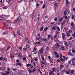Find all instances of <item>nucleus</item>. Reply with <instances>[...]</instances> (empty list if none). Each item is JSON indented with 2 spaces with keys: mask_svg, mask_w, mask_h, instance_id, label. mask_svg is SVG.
Returning <instances> with one entry per match:
<instances>
[{
  "mask_svg": "<svg viewBox=\"0 0 75 75\" xmlns=\"http://www.w3.org/2000/svg\"><path fill=\"white\" fill-rule=\"evenodd\" d=\"M20 20H21V17L20 16H19L18 17L16 18L14 21L13 23H14V24H17V23H18L20 22Z\"/></svg>",
  "mask_w": 75,
  "mask_h": 75,
  "instance_id": "nucleus-1",
  "label": "nucleus"
},
{
  "mask_svg": "<svg viewBox=\"0 0 75 75\" xmlns=\"http://www.w3.org/2000/svg\"><path fill=\"white\" fill-rule=\"evenodd\" d=\"M18 53V51L17 50H15L14 51L13 54L15 55H17Z\"/></svg>",
  "mask_w": 75,
  "mask_h": 75,
  "instance_id": "nucleus-2",
  "label": "nucleus"
},
{
  "mask_svg": "<svg viewBox=\"0 0 75 75\" xmlns=\"http://www.w3.org/2000/svg\"><path fill=\"white\" fill-rule=\"evenodd\" d=\"M25 41H27V42H28V44H30V42H29V40H28V38L25 37Z\"/></svg>",
  "mask_w": 75,
  "mask_h": 75,
  "instance_id": "nucleus-3",
  "label": "nucleus"
},
{
  "mask_svg": "<svg viewBox=\"0 0 75 75\" xmlns=\"http://www.w3.org/2000/svg\"><path fill=\"white\" fill-rule=\"evenodd\" d=\"M66 71V70H65V69H64V70H62L61 72V74H62V75L64 74V72H65Z\"/></svg>",
  "mask_w": 75,
  "mask_h": 75,
  "instance_id": "nucleus-4",
  "label": "nucleus"
},
{
  "mask_svg": "<svg viewBox=\"0 0 75 75\" xmlns=\"http://www.w3.org/2000/svg\"><path fill=\"white\" fill-rule=\"evenodd\" d=\"M8 31H6L2 33V34H3V35H5L6 34H8Z\"/></svg>",
  "mask_w": 75,
  "mask_h": 75,
  "instance_id": "nucleus-5",
  "label": "nucleus"
},
{
  "mask_svg": "<svg viewBox=\"0 0 75 75\" xmlns=\"http://www.w3.org/2000/svg\"><path fill=\"white\" fill-rule=\"evenodd\" d=\"M14 55L12 54L11 53L10 54V58H11V59L14 58Z\"/></svg>",
  "mask_w": 75,
  "mask_h": 75,
  "instance_id": "nucleus-6",
  "label": "nucleus"
},
{
  "mask_svg": "<svg viewBox=\"0 0 75 75\" xmlns=\"http://www.w3.org/2000/svg\"><path fill=\"white\" fill-rule=\"evenodd\" d=\"M6 1L8 3V4L9 6L10 7L11 6V4H10V1L9 0H6Z\"/></svg>",
  "mask_w": 75,
  "mask_h": 75,
  "instance_id": "nucleus-7",
  "label": "nucleus"
},
{
  "mask_svg": "<svg viewBox=\"0 0 75 75\" xmlns=\"http://www.w3.org/2000/svg\"><path fill=\"white\" fill-rule=\"evenodd\" d=\"M0 19L4 21V20H5V18L3 17L2 16H0Z\"/></svg>",
  "mask_w": 75,
  "mask_h": 75,
  "instance_id": "nucleus-8",
  "label": "nucleus"
},
{
  "mask_svg": "<svg viewBox=\"0 0 75 75\" xmlns=\"http://www.w3.org/2000/svg\"><path fill=\"white\" fill-rule=\"evenodd\" d=\"M68 55H70V56H73V54L71 52H68Z\"/></svg>",
  "mask_w": 75,
  "mask_h": 75,
  "instance_id": "nucleus-9",
  "label": "nucleus"
},
{
  "mask_svg": "<svg viewBox=\"0 0 75 75\" xmlns=\"http://www.w3.org/2000/svg\"><path fill=\"white\" fill-rule=\"evenodd\" d=\"M26 47L28 49H30V47L28 45H26Z\"/></svg>",
  "mask_w": 75,
  "mask_h": 75,
  "instance_id": "nucleus-10",
  "label": "nucleus"
},
{
  "mask_svg": "<svg viewBox=\"0 0 75 75\" xmlns=\"http://www.w3.org/2000/svg\"><path fill=\"white\" fill-rule=\"evenodd\" d=\"M21 28H22V29H25V26L24 25H22L21 26Z\"/></svg>",
  "mask_w": 75,
  "mask_h": 75,
  "instance_id": "nucleus-11",
  "label": "nucleus"
},
{
  "mask_svg": "<svg viewBox=\"0 0 75 75\" xmlns=\"http://www.w3.org/2000/svg\"><path fill=\"white\" fill-rule=\"evenodd\" d=\"M52 29L54 30H57V27L55 26H53L52 28Z\"/></svg>",
  "mask_w": 75,
  "mask_h": 75,
  "instance_id": "nucleus-12",
  "label": "nucleus"
},
{
  "mask_svg": "<svg viewBox=\"0 0 75 75\" xmlns=\"http://www.w3.org/2000/svg\"><path fill=\"white\" fill-rule=\"evenodd\" d=\"M17 55H18V56L20 57H22V54L21 53L18 54V53Z\"/></svg>",
  "mask_w": 75,
  "mask_h": 75,
  "instance_id": "nucleus-13",
  "label": "nucleus"
},
{
  "mask_svg": "<svg viewBox=\"0 0 75 75\" xmlns=\"http://www.w3.org/2000/svg\"><path fill=\"white\" fill-rule=\"evenodd\" d=\"M1 51L2 53H4V48H2L1 49Z\"/></svg>",
  "mask_w": 75,
  "mask_h": 75,
  "instance_id": "nucleus-14",
  "label": "nucleus"
},
{
  "mask_svg": "<svg viewBox=\"0 0 75 75\" xmlns=\"http://www.w3.org/2000/svg\"><path fill=\"white\" fill-rule=\"evenodd\" d=\"M75 71V70H72L71 71L70 73L71 74H73V73H74V72Z\"/></svg>",
  "mask_w": 75,
  "mask_h": 75,
  "instance_id": "nucleus-15",
  "label": "nucleus"
},
{
  "mask_svg": "<svg viewBox=\"0 0 75 75\" xmlns=\"http://www.w3.org/2000/svg\"><path fill=\"white\" fill-rule=\"evenodd\" d=\"M50 61L51 63H52V64H53L54 63V61H53V59H50Z\"/></svg>",
  "mask_w": 75,
  "mask_h": 75,
  "instance_id": "nucleus-16",
  "label": "nucleus"
},
{
  "mask_svg": "<svg viewBox=\"0 0 75 75\" xmlns=\"http://www.w3.org/2000/svg\"><path fill=\"white\" fill-rule=\"evenodd\" d=\"M48 29V28L47 27H45L44 29V30L45 31H47Z\"/></svg>",
  "mask_w": 75,
  "mask_h": 75,
  "instance_id": "nucleus-17",
  "label": "nucleus"
},
{
  "mask_svg": "<svg viewBox=\"0 0 75 75\" xmlns=\"http://www.w3.org/2000/svg\"><path fill=\"white\" fill-rule=\"evenodd\" d=\"M65 21H64L63 22H62V25H64V24H65Z\"/></svg>",
  "mask_w": 75,
  "mask_h": 75,
  "instance_id": "nucleus-18",
  "label": "nucleus"
},
{
  "mask_svg": "<svg viewBox=\"0 0 75 75\" xmlns=\"http://www.w3.org/2000/svg\"><path fill=\"white\" fill-rule=\"evenodd\" d=\"M10 49V47L9 46H8L6 49V51H8V50H9Z\"/></svg>",
  "mask_w": 75,
  "mask_h": 75,
  "instance_id": "nucleus-19",
  "label": "nucleus"
},
{
  "mask_svg": "<svg viewBox=\"0 0 75 75\" xmlns=\"http://www.w3.org/2000/svg\"><path fill=\"white\" fill-rule=\"evenodd\" d=\"M17 34H18V35H21V34H20V30H18L17 32Z\"/></svg>",
  "mask_w": 75,
  "mask_h": 75,
  "instance_id": "nucleus-20",
  "label": "nucleus"
},
{
  "mask_svg": "<svg viewBox=\"0 0 75 75\" xmlns=\"http://www.w3.org/2000/svg\"><path fill=\"white\" fill-rule=\"evenodd\" d=\"M54 5L55 7H57L58 6V3H55Z\"/></svg>",
  "mask_w": 75,
  "mask_h": 75,
  "instance_id": "nucleus-21",
  "label": "nucleus"
},
{
  "mask_svg": "<svg viewBox=\"0 0 75 75\" xmlns=\"http://www.w3.org/2000/svg\"><path fill=\"white\" fill-rule=\"evenodd\" d=\"M74 18H75V16H74V15H72L71 16L72 20H73V19H74Z\"/></svg>",
  "mask_w": 75,
  "mask_h": 75,
  "instance_id": "nucleus-22",
  "label": "nucleus"
},
{
  "mask_svg": "<svg viewBox=\"0 0 75 75\" xmlns=\"http://www.w3.org/2000/svg\"><path fill=\"white\" fill-rule=\"evenodd\" d=\"M27 50V48L25 47V48H23V51H25Z\"/></svg>",
  "mask_w": 75,
  "mask_h": 75,
  "instance_id": "nucleus-23",
  "label": "nucleus"
},
{
  "mask_svg": "<svg viewBox=\"0 0 75 75\" xmlns=\"http://www.w3.org/2000/svg\"><path fill=\"white\" fill-rule=\"evenodd\" d=\"M26 66L28 67H30H30H31V64H26Z\"/></svg>",
  "mask_w": 75,
  "mask_h": 75,
  "instance_id": "nucleus-24",
  "label": "nucleus"
},
{
  "mask_svg": "<svg viewBox=\"0 0 75 75\" xmlns=\"http://www.w3.org/2000/svg\"><path fill=\"white\" fill-rule=\"evenodd\" d=\"M57 30L58 31H60V28H59V27H57Z\"/></svg>",
  "mask_w": 75,
  "mask_h": 75,
  "instance_id": "nucleus-25",
  "label": "nucleus"
},
{
  "mask_svg": "<svg viewBox=\"0 0 75 75\" xmlns=\"http://www.w3.org/2000/svg\"><path fill=\"white\" fill-rule=\"evenodd\" d=\"M40 52L41 54H42V52H43V50H42V49H41L40 50Z\"/></svg>",
  "mask_w": 75,
  "mask_h": 75,
  "instance_id": "nucleus-26",
  "label": "nucleus"
},
{
  "mask_svg": "<svg viewBox=\"0 0 75 75\" xmlns=\"http://www.w3.org/2000/svg\"><path fill=\"white\" fill-rule=\"evenodd\" d=\"M67 13H68V14H69V13H70V11H69V9H68L67 10Z\"/></svg>",
  "mask_w": 75,
  "mask_h": 75,
  "instance_id": "nucleus-27",
  "label": "nucleus"
},
{
  "mask_svg": "<svg viewBox=\"0 0 75 75\" xmlns=\"http://www.w3.org/2000/svg\"><path fill=\"white\" fill-rule=\"evenodd\" d=\"M43 29H44V26L42 27L40 29V30L41 31H42L43 30Z\"/></svg>",
  "mask_w": 75,
  "mask_h": 75,
  "instance_id": "nucleus-28",
  "label": "nucleus"
},
{
  "mask_svg": "<svg viewBox=\"0 0 75 75\" xmlns=\"http://www.w3.org/2000/svg\"><path fill=\"white\" fill-rule=\"evenodd\" d=\"M63 20V18H61L59 20V21H62Z\"/></svg>",
  "mask_w": 75,
  "mask_h": 75,
  "instance_id": "nucleus-29",
  "label": "nucleus"
},
{
  "mask_svg": "<svg viewBox=\"0 0 75 75\" xmlns=\"http://www.w3.org/2000/svg\"><path fill=\"white\" fill-rule=\"evenodd\" d=\"M53 72V71L52 70L51 71L50 73H49V75H52V73Z\"/></svg>",
  "mask_w": 75,
  "mask_h": 75,
  "instance_id": "nucleus-30",
  "label": "nucleus"
},
{
  "mask_svg": "<svg viewBox=\"0 0 75 75\" xmlns=\"http://www.w3.org/2000/svg\"><path fill=\"white\" fill-rule=\"evenodd\" d=\"M46 51H48V50H50V48H49L48 47H47L46 48Z\"/></svg>",
  "mask_w": 75,
  "mask_h": 75,
  "instance_id": "nucleus-31",
  "label": "nucleus"
},
{
  "mask_svg": "<svg viewBox=\"0 0 75 75\" xmlns=\"http://www.w3.org/2000/svg\"><path fill=\"white\" fill-rule=\"evenodd\" d=\"M59 56V54H56V58H58Z\"/></svg>",
  "mask_w": 75,
  "mask_h": 75,
  "instance_id": "nucleus-32",
  "label": "nucleus"
},
{
  "mask_svg": "<svg viewBox=\"0 0 75 75\" xmlns=\"http://www.w3.org/2000/svg\"><path fill=\"white\" fill-rule=\"evenodd\" d=\"M63 58H64V59H68V57H67L65 56H63Z\"/></svg>",
  "mask_w": 75,
  "mask_h": 75,
  "instance_id": "nucleus-33",
  "label": "nucleus"
},
{
  "mask_svg": "<svg viewBox=\"0 0 75 75\" xmlns=\"http://www.w3.org/2000/svg\"><path fill=\"white\" fill-rule=\"evenodd\" d=\"M35 71H36V70H35V68H34L32 71V72H35Z\"/></svg>",
  "mask_w": 75,
  "mask_h": 75,
  "instance_id": "nucleus-34",
  "label": "nucleus"
},
{
  "mask_svg": "<svg viewBox=\"0 0 75 75\" xmlns=\"http://www.w3.org/2000/svg\"><path fill=\"white\" fill-rule=\"evenodd\" d=\"M63 28H64L63 25H61V30H62V29H63Z\"/></svg>",
  "mask_w": 75,
  "mask_h": 75,
  "instance_id": "nucleus-35",
  "label": "nucleus"
},
{
  "mask_svg": "<svg viewBox=\"0 0 75 75\" xmlns=\"http://www.w3.org/2000/svg\"><path fill=\"white\" fill-rule=\"evenodd\" d=\"M18 65H19V66H21V64L20 63H18L17 64Z\"/></svg>",
  "mask_w": 75,
  "mask_h": 75,
  "instance_id": "nucleus-36",
  "label": "nucleus"
},
{
  "mask_svg": "<svg viewBox=\"0 0 75 75\" xmlns=\"http://www.w3.org/2000/svg\"><path fill=\"white\" fill-rule=\"evenodd\" d=\"M67 12H66V11H65L64 12V16H66L67 15Z\"/></svg>",
  "mask_w": 75,
  "mask_h": 75,
  "instance_id": "nucleus-37",
  "label": "nucleus"
},
{
  "mask_svg": "<svg viewBox=\"0 0 75 75\" xmlns=\"http://www.w3.org/2000/svg\"><path fill=\"white\" fill-rule=\"evenodd\" d=\"M44 66L43 65V64H41V67L40 68L41 69H42V68H43V67H44Z\"/></svg>",
  "mask_w": 75,
  "mask_h": 75,
  "instance_id": "nucleus-38",
  "label": "nucleus"
},
{
  "mask_svg": "<svg viewBox=\"0 0 75 75\" xmlns=\"http://www.w3.org/2000/svg\"><path fill=\"white\" fill-rule=\"evenodd\" d=\"M64 44L66 46H67V41H65L64 42Z\"/></svg>",
  "mask_w": 75,
  "mask_h": 75,
  "instance_id": "nucleus-39",
  "label": "nucleus"
},
{
  "mask_svg": "<svg viewBox=\"0 0 75 75\" xmlns=\"http://www.w3.org/2000/svg\"><path fill=\"white\" fill-rule=\"evenodd\" d=\"M40 1V0H34V1H35L37 3H38Z\"/></svg>",
  "mask_w": 75,
  "mask_h": 75,
  "instance_id": "nucleus-40",
  "label": "nucleus"
},
{
  "mask_svg": "<svg viewBox=\"0 0 75 75\" xmlns=\"http://www.w3.org/2000/svg\"><path fill=\"white\" fill-rule=\"evenodd\" d=\"M55 70H56V69H55V68H53V72H55Z\"/></svg>",
  "mask_w": 75,
  "mask_h": 75,
  "instance_id": "nucleus-41",
  "label": "nucleus"
},
{
  "mask_svg": "<svg viewBox=\"0 0 75 75\" xmlns=\"http://www.w3.org/2000/svg\"><path fill=\"white\" fill-rule=\"evenodd\" d=\"M64 67V65L62 64H61L60 66V67L61 68H62V67Z\"/></svg>",
  "mask_w": 75,
  "mask_h": 75,
  "instance_id": "nucleus-42",
  "label": "nucleus"
},
{
  "mask_svg": "<svg viewBox=\"0 0 75 75\" xmlns=\"http://www.w3.org/2000/svg\"><path fill=\"white\" fill-rule=\"evenodd\" d=\"M57 20H58V18L57 17H56L54 19V21H57Z\"/></svg>",
  "mask_w": 75,
  "mask_h": 75,
  "instance_id": "nucleus-43",
  "label": "nucleus"
},
{
  "mask_svg": "<svg viewBox=\"0 0 75 75\" xmlns=\"http://www.w3.org/2000/svg\"><path fill=\"white\" fill-rule=\"evenodd\" d=\"M7 6H5L4 7H3V8L4 9H7Z\"/></svg>",
  "mask_w": 75,
  "mask_h": 75,
  "instance_id": "nucleus-44",
  "label": "nucleus"
},
{
  "mask_svg": "<svg viewBox=\"0 0 75 75\" xmlns=\"http://www.w3.org/2000/svg\"><path fill=\"white\" fill-rule=\"evenodd\" d=\"M38 72H39V73H40V74H42V72H41V71H40V69L38 70Z\"/></svg>",
  "mask_w": 75,
  "mask_h": 75,
  "instance_id": "nucleus-45",
  "label": "nucleus"
},
{
  "mask_svg": "<svg viewBox=\"0 0 75 75\" xmlns=\"http://www.w3.org/2000/svg\"><path fill=\"white\" fill-rule=\"evenodd\" d=\"M61 48L62 50H64V47L63 46Z\"/></svg>",
  "mask_w": 75,
  "mask_h": 75,
  "instance_id": "nucleus-46",
  "label": "nucleus"
},
{
  "mask_svg": "<svg viewBox=\"0 0 75 75\" xmlns=\"http://www.w3.org/2000/svg\"><path fill=\"white\" fill-rule=\"evenodd\" d=\"M28 71H29V73H32V71H31V70L30 69Z\"/></svg>",
  "mask_w": 75,
  "mask_h": 75,
  "instance_id": "nucleus-47",
  "label": "nucleus"
},
{
  "mask_svg": "<svg viewBox=\"0 0 75 75\" xmlns=\"http://www.w3.org/2000/svg\"><path fill=\"white\" fill-rule=\"evenodd\" d=\"M3 59L5 60V61H7V58L6 57H4L3 58Z\"/></svg>",
  "mask_w": 75,
  "mask_h": 75,
  "instance_id": "nucleus-48",
  "label": "nucleus"
},
{
  "mask_svg": "<svg viewBox=\"0 0 75 75\" xmlns=\"http://www.w3.org/2000/svg\"><path fill=\"white\" fill-rule=\"evenodd\" d=\"M66 73L67 74H69V72L68 71H67L66 72Z\"/></svg>",
  "mask_w": 75,
  "mask_h": 75,
  "instance_id": "nucleus-49",
  "label": "nucleus"
},
{
  "mask_svg": "<svg viewBox=\"0 0 75 75\" xmlns=\"http://www.w3.org/2000/svg\"><path fill=\"white\" fill-rule=\"evenodd\" d=\"M30 2H33V1H34V0H30L29 1Z\"/></svg>",
  "mask_w": 75,
  "mask_h": 75,
  "instance_id": "nucleus-50",
  "label": "nucleus"
},
{
  "mask_svg": "<svg viewBox=\"0 0 75 75\" xmlns=\"http://www.w3.org/2000/svg\"><path fill=\"white\" fill-rule=\"evenodd\" d=\"M6 75H8V74H9V72L8 71L6 72Z\"/></svg>",
  "mask_w": 75,
  "mask_h": 75,
  "instance_id": "nucleus-51",
  "label": "nucleus"
},
{
  "mask_svg": "<svg viewBox=\"0 0 75 75\" xmlns=\"http://www.w3.org/2000/svg\"><path fill=\"white\" fill-rule=\"evenodd\" d=\"M43 40L44 41H47V39L44 38L43 39Z\"/></svg>",
  "mask_w": 75,
  "mask_h": 75,
  "instance_id": "nucleus-52",
  "label": "nucleus"
},
{
  "mask_svg": "<svg viewBox=\"0 0 75 75\" xmlns=\"http://www.w3.org/2000/svg\"><path fill=\"white\" fill-rule=\"evenodd\" d=\"M40 6V5L39 4L37 3L36 4V7H38V6Z\"/></svg>",
  "mask_w": 75,
  "mask_h": 75,
  "instance_id": "nucleus-53",
  "label": "nucleus"
},
{
  "mask_svg": "<svg viewBox=\"0 0 75 75\" xmlns=\"http://www.w3.org/2000/svg\"><path fill=\"white\" fill-rule=\"evenodd\" d=\"M56 46H57V47H58V46H59V44L58 43H56Z\"/></svg>",
  "mask_w": 75,
  "mask_h": 75,
  "instance_id": "nucleus-54",
  "label": "nucleus"
},
{
  "mask_svg": "<svg viewBox=\"0 0 75 75\" xmlns=\"http://www.w3.org/2000/svg\"><path fill=\"white\" fill-rule=\"evenodd\" d=\"M38 41H39L40 42H42V39L41 40H39Z\"/></svg>",
  "mask_w": 75,
  "mask_h": 75,
  "instance_id": "nucleus-55",
  "label": "nucleus"
},
{
  "mask_svg": "<svg viewBox=\"0 0 75 75\" xmlns=\"http://www.w3.org/2000/svg\"><path fill=\"white\" fill-rule=\"evenodd\" d=\"M72 52L73 53H75V50H72Z\"/></svg>",
  "mask_w": 75,
  "mask_h": 75,
  "instance_id": "nucleus-56",
  "label": "nucleus"
},
{
  "mask_svg": "<svg viewBox=\"0 0 75 75\" xmlns=\"http://www.w3.org/2000/svg\"><path fill=\"white\" fill-rule=\"evenodd\" d=\"M60 61L63 62V61H64V59H63L62 58H61L60 59Z\"/></svg>",
  "mask_w": 75,
  "mask_h": 75,
  "instance_id": "nucleus-57",
  "label": "nucleus"
},
{
  "mask_svg": "<svg viewBox=\"0 0 75 75\" xmlns=\"http://www.w3.org/2000/svg\"><path fill=\"white\" fill-rule=\"evenodd\" d=\"M36 40H39V37H37V38H36Z\"/></svg>",
  "mask_w": 75,
  "mask_h": 75,
  "instance_id": "nucleus-58",
  "label": "nucleus"
},
{
  "mask_svg": "<svg viewBox=\"0 0 75 75\" xmlns=\"http://www.w3.org/2000/svg\"><path fill=\"white\" fill-rule=\"evenodd\" d=\"M23 61L24 60H26V57H23Z\"/></svg>",
  "mask_w": 75,
  "mask_h": 75,
  "instance_id": "nucleus-59",
  "label": "nucleus"
},
{
  "mask_svg": "<svg viewBox=\"0 0 75 75\" xmlns=\"http://www.w3.org/2000/svg\"><path fill=\"white\" fill-rule=\"evenodd\" d=\"M57 61L58 62H60V60L59 59H57Z\"/></svg>",
  "mask_w": 75,
  "mask_h": 75,
  "instance_id": "nucleus-60",
  "label": "nucleus"
},
{
  "mask_svg": "<svg viewBox=\"0 0 75 75\" xmlns=\"http://www.w3.org/2000/svg\"><path fill=\"white\" fill-rule=\"evenodd\" d=\"M62 37L63 38V40H64L65 39V36H62Z\"/></svg>",
  "mask_w": 75,
  "mask_h": 75,
  "instance_id": "nucleus-61",
  "label": "nucleus"
},
{
  "mask_svg": "<svg viewBox=\"0 0 75 75\" xmlns=\"http://www.w3.org/2000/svg\"><path fill=\"white\" fill-rule=\"evenodd\" d=\"M75 58H73L72 59V61H75Z\"/></svg>",
  "mask_w": 75,
  "mask_h": 75,
  "instance_id": "nucleus-62",
  "label": "nucleus"
},
{
  "mask_svg": "<svg viewBox=\"0 0 75 75\" xmlns=\"http://www.w3.org/2000/svg\"><path fill=\"white\" fill-rule=\"evenodd\" d=\"M40 33H38L37 34V35L38 36H40Z\"/></svg>",
  "mask_w": 75,
  "mask_h": 75,
  "instance_id": "nucleus-63",
  "label": "nucleus"
},
{
  "mask_svg": "<svg viewBox=\"0 0 75 75\" xmlns=\"http://www.w3.org/2000/svg\"><path fill=\"white\" fill-rule=\"evenodd\" d=\"M73 11H75V8H74L73 9Z\"/></svg>",
  "mask_w": 75,
  "mask_h": 75,
  "instance_id": "nucleus-64",
  "label": "nucleus"
}]
</instances>
